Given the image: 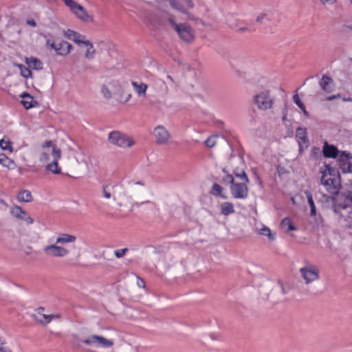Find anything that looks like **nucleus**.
I'll return each instance as SVG.
<instances>
[{
  "instance_id": "obj_5",
  "label": "nucleus",
  "mask_w": 352,
  "mask_h": 352,
  "mask_svg": "<svg viewBox=\"0 0 352 352\" xmlns=\"http://www.w3.org/2000/svg\"><path fill=\"white\" fill-rule=\"evenodd\" d=\"M299 272L306 284H310L318 280L320 277L318 267L313 264H306L300 269Z\"/></svg>"
},
{
  "instance_id": "obj_51",
  "label": "nucleus",
  "mask_w": 352,
  "mask_h": 352,
  "mask_svg": "<svg viewBox=\"0 0 352 352\" xmlns=\"http://www.w3.org/2000/svg\"><path fill=\"white\" fill-rule=\"evenodd\" d=\"M322 4H333L336 0H320Z\"/></svg>"
},
{
  "instance_id": "obj_12",
  "label": "nucleus",
  "mask_w": 352,
  "mask_h": 352,
  "mask_svg": "<svg viewBox=\"0 0 352 352\" xmlns=\"http://www.w3.org/2000/svg\"><path fill=\"white\" fill-rule=\"evenodd\" d=\"M352 155L346 151L340 152L338 156L340 168L343 173H352V164L351 162Z\"/></svg>"
},
{
  "instance_id": "obj_9",
  "label": "nucleus",
  "mask_w": 352,
  "mask_h": 352,
  "mask_svg": "<svg viewBox=\"0 0 352 352\" xmlns=\"http://www.w3.org/2000/svg\"><path fill=\"white\" fill-rule=\"evenodd\" d=\"M82 342L85 344L95 347L109 348L113 345V340L98 335H91L89 338L82 340Z\"/></svg>"
},
{
  "instance_id": "obj_54",
  "label": "nucleus",
  "mask_w": 352,
  "mask_h": 352,
  "mask_svg": "<svg viewBox=\"0 0 352 352\" xmlns=\"http://www.w3.org/2000/svg\"><path fill=\"white\" fill-rule=\"evenodd\" d=\"M161 83L165 86V94H167L168 92V87L166 86V84L164 81H162Z\"/></svg>"
},
{
  "instance_id": "obj_55",
  "label": "nucleus",
  "mask_w": 352,
  "mask_h": 352,
  "mask_svg": "<svg viewBox=\"0 0 352 352\" xmlns=\"http://www.w3.org/2000/svg\"><path fill=\"white\" fill-rule=\"evenodd\" d=\"M222 171H223V173L225 175H227L228 173H229V171H228V170H227L226 168H223L222 169Z\"/></svg>"
},
{
  "instance_id": "obj_17",
  "label": "nucleus",
  "mask_w": 352,
  "mask_h": 352,
  "mask_svg": "<svg viewBox=\"0 0 352 352\" xmlns=\"http://www.w3.org/2000/svg\"><path fill=\"white\" fill-rule=\"evenodd\" d=\"M296 138L299 145L300 151L303 146L307 147L309 140L307 138V132L305 128L298 127L296 131Z\"/></svg>"
},
{
  "instance_id": "obj_45",
  "label": "nucleus",
  "mask_w": 352,
  "mask_h": 352,
  "mask_svg": "<svg viewBox=\"0 0 352 352\" xmlns=\"http://www.w3.org/2000/svg\"><path fill=\"white\" fill-rule=\"evenodd\" d=\"M129 184L131 185V188H133L134 190H135V186H138V185H140L141 186H145V184L142 182V181H140V182H129Z\"/></svg>"
},
{
  "instance_id": "obj_28",
  "label": "nucleus",
  "mask_w": 352,
  "mask_h": 352,
  "mask_svg": "<svg viewBox=\"0 0 352 352\" xmlns=\"http://www.w3.org/2000/svg\"><path fill=\"white\" fill-rule=\"evenodd\" d=\"M82 45H84L87 48L85 54V56L88 59L94 58L96 55V50L94 47L93 44L89 41L86 40Z\"/></svg>"
},
{
  "instance_id": "obj_30",
  "label": "nucleus",
  "mask_w": 352,
  "mask_h": 352,
  "mask_svg": "<svg viewBox=\"0 0 352 352\" xmlns=\"http://www.w3.org/2000/svg\"><path fill=\"white\" fill-rule=\"evenodd\" d=\"M280 227L286 232L296 230V228L292 223V220L289 217L284 218L280 222Z\"/></svg>"
},
{
  "instance_id": "obj_59",
  "label": "nucleus",
  "mask_w": 352,
  "mask_h": 352,
  "mask_svg": "<svg viewBox=\"0 0 352 352\" xmlns=\"http://www.w3.org/2000/svg\"><path fill=\"white\" fill-rule=\"evenodd\" d=\"M131 98V94H129L126 98V101H128Z\"/></svg>"
},
{
  "instance_id": "obj_42",
  "label": "nucleus",
  "mask_w": 352,
  "mask_h": 352,
  "mask_svg": "<svg viewBox=\"0 0 352 352\" xmlns=\"http://www.w3.org/2000/svg\"><path fill=\"white\" fill-rule=\"evenodd\" d=\"M294 102L300 109H303L305 107L304 104L301 102L299 96L298 94H296L293 96Z\"/></svg>"
},
{
  "instance_id": "obj_7",
  "label": "nucleus",
  "mask_w": 352,
  "mask_h": 352,
  "mask_svg": "<svg viewBox=\"0 0 352 352\" xmlns=\"http://www.w3.org/2000/svg\"><path fill=\"white\" fill-rule=\"evenodd\" d=\"M248 183L246 182L233 183L230 187L232 196L237 199H246L248 196Z\"/></svg>"
},
{
  "instance_id": "obj_35",
  "label": "nucleus",
  "mask_w": 352,
  "mask_h": 352,
  "mask_svg": "<svg viewBox=\"0 0 352 352\" xmlns=\"http://www.w3.org/2000/svg\"><path fill=\"white\" fill-rule=\"evenodd\" d=\"M234 174L236 178H239L241 180V182H249V179L243 170H238L235 169L234 170Z\"/></svg>"
},
{
  "instance_id": "obj_22",
  "label": "nucleus",
  "mask_w": 352,
  "mask_h": 352,
  "mask_svg": "<svg viewBox=\"0 0 352 352\" xmlns=\"http://www.w3.org/2000/svg\"><path fill=\"white\" fill-rule=\"evenodd\" d=\"M76 241V237L74 235L67 233H60L56 239V243L63 245L66 243H72Z\"/></svg>"
},
{
  "instance_id": "obj_20",
  "label": "nucleus",
  "mask_w": 352,
  "mask_h": 352,
  "mask_svg": "<svg viewBox=\"0 0 352 352\" xmlns=\"http://www.w3.org/2000/svg\"><path fill=\"white\" fill-rule=\"evenodd\" d=\"M319 85L321 89L326 93H331L333 89V79L327 75H324L320 81Z\"/></svg>"
},
{
  "instance_id": "obj_50",
  "label": "nucleus",
  "mask_w": 352,
  "mask_h": 352,
  "mask_svg": "<svg viewBox=\"0 0 352 352\" xmlns=\"http://www.w3.org/2000/svg\"><path fill=\"white\" fill-rule=\"evenodd\" d=\"M340 97V94L333 95V96H330L327 97L326 100H328V101H331V100H333L334 99L338 98Z\"/></svg>"
},
{
  "instance_id": "obj_23",
  "label": "nucleus",
  "mask_w": 352,
  "mask_h": 352,
  "mask_svg": "<svg viewBox=\"0 0 352 352\" xmlns=\"http://www.w3.org/2000/svg\"><path fill=\"white\" fill-rule=\"evenodd\" d=\"M21 97L22 98L21 103L27 109L34 107L38 104L34 98L28 93H23Z\"/></svg>"
},
{
  "instance_id": "obj_26",
  "label": "nucleus",
  "mask_w": 352,
  "mask_h": 352,
  "mask_svg": "<svg viewBox=\"0 0 352 352\" xmlns=\"http://www.w3.org/2000/svg\"><path fill=\"white\" fill-rule=\"evenodd\" d=\"M25 63L33 69L40 70L43 68V63L35 57L25 58Z\"/></svg>"
},
{
  "instance_id": "obj_41",
  "label": "nucleus",
  "mask_w": 352,
  "mask_h": 352,
  "mask_svg": "<svg viewBox=\"0 0 352 352\" xmlns=\"http://www.w3.org/2000/svg\"><path fill=\"white\" fill-rule=\"evenodd\" d=\"M216 138H217V136H215V135H212V136L209 137L205 142L206 146L210 148L214 146L216 144V141H215Z\"/></svg>"
},
{
  "instance_id": "obj_4",
  "label": "nucleus",
  "mask_w": 352,
  "mask_h": 352,
  "mask_svg": "<svg viewBox=\"0 0 352 352\" xmlns=\"http://www.w3.org/2000/svg\"><path fill=\"white\" fill-rule=\"evenodd\" d=\"M168 2L173 9L183 14H185L188 20H197V18L195 16L189 12V10L194 8L195 6V4L192 0H185L184 6L180 4L179 0H169Z\"/></svg>"
},
{
  "instance_id": "obj_39",
  "label": "nucleus",
  "mask_w": 352,
  "mask_h": 352,
  "mask_svg": "<svg viewBox=\"0 0 352 352\" xmlns=\"http://www.w3.org/2000/svg\"><path fill=\"white\" fill-rule=\"evenodd\" d=\"M101 93L104 98H105L106 99H109L111 97V93L110 90L104 85H102L101 87Z\"/></svg>"
},
{
  "instance_id": "obj_18",
  "label": "nucleus",
  "mask_w": 352,
  "mask_h": 352,
  "mask_svg": "<svg viewBox=\"0 0 352 352\" xmlns=\"http://www.w3.org/2000/svg\"><path fill=\"white\" fill-rule=\"evenodd\" d=\"M64 36L78 45H82L86 41L85 36L81 35L79 33L69 29L64 31Z\"/></svg>"
},
{
  "instance_id": "obj_62",
  "label": "nucleus",
  "mask_w": 352,
  "mask_h": 352,
  "mask_svg": "<svg viewBox=\"0 0 352 352\" xmlns=\"http://www.w3.org/2000/svg\"><path fill=\"white\" fill-rule=\"evenodd\" d=\"M350 1H351V3H352V0H350Z\"/></svg>"
},
{
  "instance_id": "obj_6",
  "label": "nucleus",
  "mask_w": 352,
  "mask_h": 352,
  "mask_svg": "<svg viewBox=\"0 0 352 352\" xmlns=\"http://www.w3.org/2000/svg\"><path fill=\"white\" fill-rule=\"evenodd\" d=\"M254 104L261 110L271 109L273 104V98L268 90H264L254 97Z\"/></svg>"
},
{
  "instance_id": "obj_48",
  "label": "nucleus",
  "mask_w": 352,
  "mask_h": 352,
  "mask_svg": "<svg viewBox=\"0 0 352 352\" xmlns=\"http://www.w3.org/2000/svg\"><path fill=\"white\" fill-rule=\"evenodd\" d=\"M5 343L6 342H5L4 339L2 337H0V351L1 352H4L5 351H6L8 349V348L4 346Z\"/></svg>"
},
{
  "instance_id": "obj_13",
  "label": "nucleus",
  "mask_w": 352,
  "mask_h": 352,
  "mask_svg": "<svg viewBox=\"0 0 352 352\" xmlns=\"http://www.w3.org/2000/svg\"><path fill=\"white\" fill-rule=\"evenodd\" d=\"M10 212L12 217L19 220L24 221L28 225H31L34 223V220L32 217L19 206L14 205L11 206Z\"/></svg>"
},
{
  "instance_id": "obj_60",
  "label": "nucleus",
  "mask_w": 352,
  "mask_h": 352,
  "mask_svg": "<svg viewBox=\"0 0 352 352\" xmlns=\"http://www.w3.org/2000/svg\"><path fill=\"white\" fill-rule=\"evenodd\" d=\"M345 101H352V99L351 98H347V99H344Z\"/></svg>"
},
{
  "instance_id": "obj_46",
  "label": "nucleus",
  "mask_w": 352,
  "mask_h": 352,
  "mask_svg": "<svg viewBox=\"0 0 352 352\" xmlns=\"http://www.w3.org/2000/svg\"><path fill=\"white\" fill-rule=\"evenodd\" d=\"M46 45L56 51V49H57V45L54 43L50 39L47 40L46 41Z\"/></svg>"
},
{
  "instance_id": "obj_11",
  "label": "nucleus",
  "mask_w": 352,
  "mask_h": 352,
  "mask_svg": "<svg viewBox=\"0 0 352 352\" xmlns=\"http://www.w3.org/2000/svg\"><path fill=\"white\" fill-rule=\"evenodd\" d=\"M61 150L58 147H53L52 149V161L47 164L45 169L53 174H60L61 168L58 166V161L61 158Z\"/></svg>"
},
{
  "instance_id": "obj_32",
  "label": "nucleus",
  "mask_w": 352,
  "mask_h": 352,
  "mask_svg": "<svg viewBox=\"0 0 352 352\" xmlns=\"http://www.w3.org/2000/svg\"><path fill=\"white\" fill-rule=\"evenodd\" d=\"M305 194L306 195L308 204H309V205L310 206V208H311L310 214H311V216H315L316 214V208L315 204H314V199H313V197H312V195L308 190H305Z\"/></svg>"
},
{
  "instance_id": "obj_34",
  "label": "nucleus",
  "mask_w": 352,
  "mask_h": 352,
  "mask_svg": "<svg viewBox=\"0 0 352 352\" xmlns=\"http://www.w3.org/2000/svg\"><path fill=\"white\" fill-rule=\"evenodd\" d=\"M0 147L4 151L12 152V143L8 139L3 138L0 140Z\"/></svg>"
},
{
  "instance_id": "obj_58",
  "label": "nucleus",
  "mask_w": 352,
  "mask_h": 352,
  "mask_svg": "<svg viewBox=\"0 0 352 352\" xmlns=\"http://www.w3.org/2000/svg\"><path fill=\"white\" fill-rule=\"evenodd\" d=\"M240 31H245V30H248V28H241L239 29Z\"/></svg>"
},
{
  "instance_id": "obj_27",
  "label": "nucleus",
  "mask_w": 352,
  "mask_h": 352,
  "mask_svg": "<svg viewBox=\"0 0 352 352\" xmlns=\"http://www.w3.org/2000/svg\"><path fill=\"white\" fill-rule=\"evenodd\" d=\"M16 199L20 202H30L32 199V193L28 190H22L19 192Z\"/></svg>"
},
{
  "instance_id": "obj_47",
  "label": "nucleus",
  "mask_w": 352,
  "mask_h": 352,
  "mask_svg": "<svg viewBox=\"0 0 352 352\" xmlns=\"http://www.w3.org/2000/svg\"><path fill=\"white\" fill-rule=\"evenodd\" d=\"M46 45L56 51V49H57V45L54 43L50 39L47 40L46 41Z\"/></svg>"
},
{
  "instance_id": "obj_33",
  "label": "nucleus",
  "mask_w": 352,
  "mask_h": 352,
  "mask_svg": "<svg viewBox=\"0 0 352 352\" xmlns=\"http://www.w3.org/2000/svg\"><path fill=\"white\" fill-rule=\"evenodd\" d=\"M223 188L218 184L214 183L212 186L211 193L217 197H221L226 199V197L222 194Z\"/></svg>"
},
{
  "instance_id": "obj_24",
  "label": "nucleus",
  "mask_w": 352,
  "mask_h": 352,
  "mask_svg": "<svg viewBox=\"0 0 352 352\" xmlns=\"http://www.w3.org/2000/svg\"><path fill=\"white\" fill-rule=\"evenodd\" d=\"M71 50L72 45L67 41H63L58 45H57L56 52L58 55L65 56L70 53Z\"/></svg>"
},
{
  "instance_id": "obj_21",
  "label": "nucleus",
  "mask_w": 352,
  "mask_h": 352,
  "mask_svg": "<svg viewBox=\"0 0 352 352\" xmlns=\"http://www.w3.org/2000/svg\"><path fill=\"white\" fill-rule=\"evenodd\" d=\"M114 185L111 184H106L103 185L101 189V197L106 199H113L114 201L116 200L115 195L113 193L114 191Z\"/></svg>"
},
{
  "instance_id": "obj_36",
  "label": "nucleus",
  "mask_w": 352,
  "mask_h": 352,
  "mask_svg": "<svg viewBox=\"0 0 352 352\" xmlns=\"http://www.w3.org/2000/svg\"><path fill=\"white\" fill-rule=\"evenodd\" d=\"M258 233L261 235L267 236L271 241H273L275 239V236L274 234H272L270 229L266 226H264L263 228L260 229Z\"/></svg>"
},
{
  "instance_id": "obj_16",
  "label": "nucleus",
  "mask_w": 352,
  "mask_h": 352,
  "mask_svg": "<svg viewBox=\"0 0 352 352\" xmlns=\"http://www.w3.org/2000/svg\"><path fill=\"white\" fill-rule=\"evenodd\" d=\"M53 147H57L54 145L51 140H47L42 144L43 151L41 153L39 156V161L41 163H46L50 161L52 156V149Z\"/></svg>"
},
{
  "instance_id": "obj_38",
  "label": "nucleus",
  "mask_w": 352,
  "mask_h": 352,
  "mask_svg": "<svg viewBox=\"0 0 352 352\" xmlns=\"http://www.w3.org/2000/svg\"><path fill=\"white\" fill-rule=\"evenodd\" d=\"M221 182L224 184H230V186L234 183V179L232 174L228 173L225 175L221 179Z\"/></svg>"
},
{
  "instance_id": "obj_25",
  "label": "nucleus",
  "mask_w": 352,
  "mask_h": 352,
  "mask_svg": "<svg viewBox=\"0 0 352 352\" xmlns=\"http://www.w3.org/2000/svg\"><path fill=\"white\" fill-rule=\"evenodd\" d=\"M131 85L138 96H146V93L148 88L147 85L143 82H139L138 81H132Z\"/></svg>"
},
{
  "instance_id": "obj_3",
  "label": "nucleus",
  "mask_w": 352,
  "mask_h": 352,
  "mask_svg": "<svg viewBox=\"0 0 352 352\" xmlns=\"http://www.w3.org/2000/svg\"><path fill=\"white\" fill-rule=\"evenodd\" d=\"M109 142L120 148L131 147L134 144V141L127 135L118 131H113L109 133Z\"/></svg>"
},
{
  "instance_id": "obj_57",
  "label": "nucleus",
  "mask_w": 352,
  "mask_h": 352,
  "mask_svg": "<svg viewBox=\"0 0 352 352\" xmlns=\"http://www.w3.org/2000/svg\"><path fill=\"white\" fill-rule=\"evenodd\" d=\"M167 78L170 80V82H173V79L170 76H167Z\"/></svg>"
},
{
  "instance_id": "obj_14",
  "label": "nucleus",
  "mask_w": 352,
  "mask_h": 352,
  "mask_svg": "<svg viewBox=\"0 0 352 352\" xmlns=\"http://www.w3.org/2000/svg\"><path fill=\"white\" fill-rule=\"evenodd\" d=\"M44 308L39 307L38 308L35 313L32 315V317L36 320L38 322L47 324L50 323L52 320L57 319L59 318L58 314H45Z\"/></svg>"
},
{
  "instance_id": "obj_40",
  "label": "nucleus",
  "mask_w": 352,
  "mask_h": 352,
  "mask_svg": "<svg viewBox=\"0 0 352 352\" xmlns=\"http://www.w3.org/2000/svg\"><path fill=\"white\" fill-rule=\"evenodd\" d=\"M128 251H129V249L126 248H122V249H119V250H115L114 254L117 258H122L125 255V254L126 252H128Z\"/></svg>"
},
{
  "instance_id": "obj_56",
  "label": "nucleus",
  "mask_w": 352,
  "mask_h": 352,
  "mask_svg": "<svg viewBox=\"0 0 352 352\" xmlns=\"http://www.w3.org/2000/svg\"><path fill=\"white\" fill-rule=\"evenodd\" d=\"M179 1L182 6H185V0H179Z\"/></svg>"
},
{
  "instance_id": "obj_10",
  "label": "nucleus",
  "mask_w": 352,
  "mask_h": 352,
  "mask_svg": "<svg viewBox=\"0 0 352 352\" xmlns=\"http://www.w3.org/2000/svg\"><path fill=\"white\" fill-rule=\"evenodd\" d=\"M65 4L69 8L71 11L76 15L79 19L88 21L91 20L90 16L88 14L85 9L74 0H62Z\"/></svg>"
},
{
  "instance_id": "obj_31",
  "label": "nucleus",
  "mask_w": 352,
  "mask_h": 352,
  "mask_svg": "<svg viewBox=\"0 0 352 352\" xmlns=\"http://www.w3.org/2000/svg\"><path fill=\"white\" fill-rule=\"evenodd\" d=\"M0 164L3 166L7 167L10 169L13 168V166H14V161L7 157L4 153L0 154Z\"/></svg>"
},
{
  "instance_id": "obj_1",
  "label": "nucleus",
  "mask_w": 352,
  "mask_h": 352,
  "mask_svg": "<svg viewBox=\"0 0 352 352\" xmlns=\"http://www.w3.org/2000/svg\"><path fill=\"white\" fill-rule=\"evenodd\" d=\"M166 3V1L159 2L156 13L146 16L148 21L154 26L174 30L184 42L193 41L195 33L192 28L186 23H177L174 16L166 8L167 6H165Z\"/></svg>"
},
{
  "instance_id": "obj_29",
  "label": "nucleus",
  "mask_w": 352,
  "mask_h": 352,
  "mask_svg": "<svg viewBox=\"0 0 352 352\" xmlns=\"http://www.w3.org/2000/svg\"><path fill=\"white\" fill-rule=\"evenodd\" d=\"M234 212V205L231 202H223L221 204V213L228 216Z\"/></svg>"
},
{
  "instance_id": "obj_44",
  "label": "nucleus",
  "mask_w": 352,
  "mask_h": 352,
  "mask_svg": "<svg viewBox=\"0 0 352 352\" xmlns=\"http://www.w3.org/2000/svg\"><path fill=\"white\" fill-rule=\"evenodd\" d=\"M151 204V201H142V202H134L132 204V208L134 209V208H138L140 207L141 205H143V204Z\"/></svg>"
},
{
  "instance_id": "obj_19",
  "label": "nucleus",
  "mask_w": 352,
  "mask_h": 352,
  "mask_svg": "<svg viewBox=\"0 0 352 352\" xmlns=\"http://www.w3.org/2000/svg\"><path fill=\"white\" fill-rule=\"evenodd\" d=\"M322 151L324 156L329 158L338 157L340 153L336 146L332 144H329L327 142L324 143Z\"/></svg>"
},
{
  "instance_id": "obj_61",
  "label": "nucleus",
  "mask_w": 352,
  "mask_h": 352,
  "mask_svg": "<svg viewBox=\"0 0 352 352\" xmlns=\"http://www.w3.org/2000/svg\"><path fill=\"white\" fill-rule=\"evenodd\" d=\"M281 288H282L283 292L285 293V290H284V287H283V285H281Z\"/></svg>"
},
{
  "instance_id": "obj_8",
  "label": "nucleus",
  "mask_w": 352,
  "mask_h": 352,
  "mask_svg": "<svg viewBox=\"0 0 352 352\" xmlns=\"http://www.w3.org/2000/svg\"><path fill=\"white\" fill-rule=\"evenodd\" d=\"M43 250L45 254L49 257H65L69 253V250L61 245H58V244L56 243L44 246Z\"/></svg>"
},
{
  "instance_id": "obj_2",
  "label": "nucleus",
  "mask_w": 352,
  "mask_h": 352,
  "mask_svg": "<svg viewBox=\"0 0 352 352\" xmlns=\"http://www.w3.org/2000/svg\"><path fill=\"white\" fill-rule=\"evenodd\" d=\"M333 171V170L328 169V173L322 172L320 182L328 192L331 195H336L339 192L340 188V182L339 177L331 173Z\"/></svg>"
},
{
  "instance_id": "obj_53",
  "label": "nucleus",
  "mask_w": 352,
  "mask_h": 352,
  "mask_svg": "<svg viewBox=\"0 0 352 352\" xmlns=\"http://www.w3.org/2000/svg\"><path fill=\"white\" fill-rule=\"evenodd\" d=\"M301 110L302 111L305 116H309V113L307 111L305 107L303 109H302Z\"/></svg>"
},
{
  "instance_id": "obj_37",
  "label": "nucleus",
  "mask_w": 352,
  "mask_h": 352,
  "mask_svg": "<svg viewBox=\"0 0 352 352\" xmlns=\"http://www.w3.org/2000/svg\"><path fill=\"white\" fill-rule=\"evenodd\" d=\"M19 69L21 72V74L25 78H28L32 76V72L30 69V67H27L24 65H20Z\"/></svg>"
},
{
  "instance_id": "obj_49",
  "label": "nucleus",
  "mask_w": 352,
  "mask_h": 352,
  "mask_svg": "<svg viewBox=\"0 0 352 352\" xmlns=\"http://www.w3.org/2000/svg\"><path fill=\"white\" fill-rule=\"evenodd\" d=\"M137 285L140 288H144L145 287V283L143 279L138 277L137 279Z\"/></svg>"
},
{
  "instance_id": "obj_52",
  "label": "nucleus",
  "mask_w": 352,
  "mask_h": 352,
  "mask_svg": "<svg viewBox=\"0 0 352 352\" xmlns=\"http://www.w3.org/2000/svg\"><path fill=\"white\" fill-rule=\"evenodd\" d=\"M27 23L30 25V26H32V27H35L36 25V23L35 22L34 20H28L27 21Z\"/></svg>"
},
{
  "instance_id": "obj_15",
  "label": "nucleus",
  "mask_w": 352,
  "mask_h": 352,
  "mask_svg": "<svg viewBox=\"0 0 352 352\" xmlns=\"http://www.w3.org/2000/svg\"><path fill=\"white\" fill-rule=\"evenodd\" d=\"M153 134L158 144H166L170 138V133L162 125H158L154 129Z\"/></svg>"
},
{
  "instance_id": "obj_43",
  "label": "nucleus",
  "mask_w": 352,
  "mask_h": 352,
  "mask_svg": "<svg viewBox=\"0 0 352 352\" xmlns=\"http://www.w3.org/2000/svg\"><path fill=\"white\" fill-rule=\"evenodd\" d=\"M266 19H269L268 17H267V14L266 13H263V14H261L260 15H258L256 19V21L257 23H263V20Z\"/></svg>"
}]
</instances>
